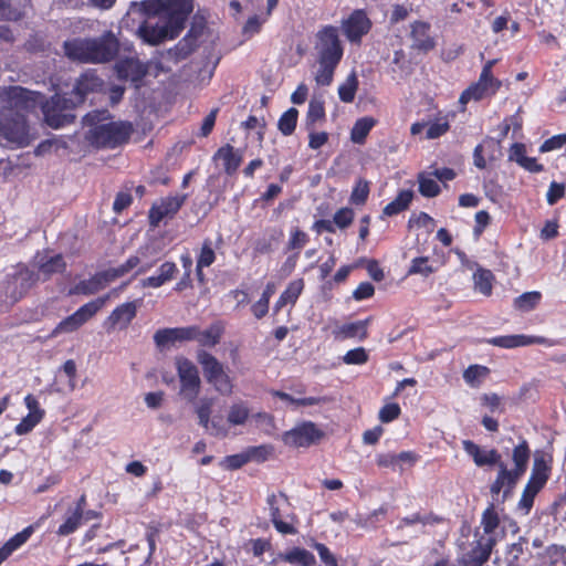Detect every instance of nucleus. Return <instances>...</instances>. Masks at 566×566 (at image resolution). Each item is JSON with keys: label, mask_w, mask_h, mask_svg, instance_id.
I'll return each instance as SVG.
<instances>
[{"label": "nucleus", "mask_w": 566, "mask_h": 566, "mask_svg": "<svg viewBox=\"0 0 566 566\" xmlns=\"http://www.w3.org/2000/svg\"><path fill=\"white\" fill-rule=\"evenodd\" d=\"M192 10V0H146L132 2L127 15L138 14L143 18L137 35L144 42L156 45L178 36Z\"/></svg>", "instance_id": "obj_1"}, {"label": "nucleus", "mask_w": 566, "mask_h": 566, "mask_svg": "<svg viewBox=\"0 0 566 566\" xmlns=\"http://www.w3.org/2000/svg\"><path fill=\"white\" fill-rule=\"evenodd\" d=\"M99 85L98 77L85 74L78 78L69 97L55 94L49 101H44L40 93L14 87L11 92V102L15 108L25 111H33L40 106L46 124L59 129L74 119L70 111L84 102L87 92L96 90Z\"/></svg>", "instance_id": "obj_2"}, {"label": "nucleus", "mask_w": 566, "mask_h": 566, "mask_svg": "<svg viewBox=\"0 0 566 566\" xmlns=\"http://www.w3.org/2000/svg\"><path fill=\"white\" fill-rule=\"evenodd\" d=\"M530 455L531 451L528 444L523 440L513 449V469H509L507 465L500 460V470L490 486V492L495 501L503 502L512 493L520 479L526 472Z\"/></svg>", "instance_id": "obj_3"}, {"label": "nucleus", "mask_w": 566, "mask_h": 566, "mask_svg": "<svg viewBox=\"0 0 566 566\" xmlns=\"http://www.w3.org/2000/svg\"><path fill=\"white\" fill-rule=\"evenodd\" d=\"M126 284L119 289H114L104 296L97 297L81 307H78L73 314L63 318L50 333L49 338H55L60 335L72 334L78 331L84 324H86L95 314L106 304V302L116 297L120 291L124 290Z\"/></svg>", "instance_id": "obj_4"}, {"label": "nucleus", "mask_w": 566, "mask_h": 566, "mask_svg": "<svg viewBox=\"0 0 566 566\" xmlns=\"http://www.w3.org/2000/svg\"><path fill=\"white\" fill-rule=\"evenodd\" d=\"M552 462L553 459L549 454L538 452L535 454L531 475L518 501V507L525 514L531 511L535 496L547 483L552 472Z\"/></svg>", "instance_id": "obj_5"}, {"label": "nucleus", "mask_w": 566, "mask_h": 566, "mask_svg": "<svg viewBox=\"0 0 566 566\" xmlns=\"http://www.w3.org/2000/svg\"><path fill=\"white\" fill-rule=\"evenodd\" d=\"M552 462L553 459L549 454L538 452L535 454L531 475L518 501V507L525 514L531 511L535 496L547 483L552 472Z\"/></svg>", "instance_id": "obj_6"}, {"label": "nucleus", "mask_w": 566, "mask_h": 566, "mask_svg": "<svg viewBox=\"0 0 566 566\" xmlns=\"http://www.w3.org/2000/svg\"><path fill=\"white\" fill-rule=\"evenodd\" d=\"M132 133V126L124 122H105L94 124L87 133V140L104 148H115L125 143Z\"/></svg>", "instance_id": "obj_7"}, {"label": "nucleus", "mask_w": 566, "mask_h": 566, "mask_svg": "<svg viewBox=\"0 0 566 566\" xmlns=\"http://www.w3.org/2000/svg\"><path fill=\"white\" fill-rule=\"evenodd\" d=\"M198 364L201 366L206 380L222 396L233 392V381L222 363L205 349L196 353Z\"/></svg>", "instance_id": "obj_8"}, {"label": "nucleus", "mask_w": 566, "mask_h": 566, "mask_svg": "<svg viewBox=\"0 0 566 566\" xmlns=\"http://www.w3.org/2000/svg\"><path fill=\"white\" fill-rule=\"evenodd\" d=\"M269 515L274 528L282 535L297 534L298 518L284 494H270L266 497Z\"/></svg>", "instance_id": "obj_9"}, {"label": "nucleus", "mask_w": 566, "mask_h": 566, "mask_svg": "<svg viewBox=\"0 0 566 566\" xmlns=\"http://www.w3.org/2000/svg\"><path fill=\"white\" fill-rule=\"evenodd\" d=\"M39 280L35 273L25 266H20L13 274H8L0 283V300L6 305L18 302Z\"/></svg>", "instance_id": "obj_10"}, {"label": "nucleus", "mask_w": 566, "mask_h": 566, "mask_svg": "<svg viewBox=\"0 0 566 566\" xmlns=\"http://www.w3.org/2000/svg\"><path fill=\"white\" fill-rule=\"evenodd\" d=\"M175 365L180 381V394L188 401H193L199 395L201 387L197 366L190 359L182 356L176 358Z\"/></svg>", "instance_id": "obj_11"}, {"label": "nucleus", "mask_w": 566, "mask_h": 566, "mask_svg": "<svg viewBox=\"0 0 566 566\" xmlns=\"http://www.w3.org/2000/svg\"><path fill=\"white\" fill-rule=\"evenodd\" d=\"M315 51L317 57L342 60L344 50L336 27L325 25L316 33Z\"/></svg>", "instance_id": "obj_12"}, {"label": "nucleus", "mask_w": 566, "mask_h": 566, "mask_svg": "<svg viewBox=\"0 0 566 566\" xmlns=\"http://www.w3.org/2000/svg\"><path fill=\"white\" fill-rule=\"evenodd\" d=\"M323 432L311 421H304L293 429L284 432L283 442L293 448L308 447L319 440Z\"/></svg>", "instance_id": "obj_13"}, {"label": "nucleus", "mask_w": 566, "mask_h": 566, "mask_svg": "<svg viewBox=\"0 0 566 566\" xmlns=\"http://www.w3.org/2000/svg\"><path fill=\"white\" fill-rule=\"evenodd\" d=\"M90 60L92 63L111 61L118 50V41L112 32H106L96 39H88Z\"/></svg>", "instance_id": "obj_14"}, {"label": "nucleus", "mask_w": 566, "mask_h": 566, "mask_svg": "<svg viewBox=\"0 0 566 566\" xmlns=\"http://www.w3.org/2000/svg\"><path fill=\"white\" fill-rule=\"evenodd\" d=\"M370 28L371 21L366 12L359 9L353 11L348 18L342 21V30L349 42H360Z\"/></svg>", "instance_id": "obj_15"}, {"label": "nucleus", "mask_w": 566, "mask_h": 566, "mask_svg": "<svg viewBox=\"0 0 566 566\" xmlns=\"http://www.w3.org/2000/svg\"><path fill=\"white\" fill-rule=\"evenodd\" d=\"M24 405L29 412L14 427V432L18 436L31 432L45 416V410L41 408L39 400L33 395L29 394L24 397Z\"/></svg>", "instance_id": "obj_16"}, {"label": "nucleus", "mask_w": 566, "mask_h": 566, "mask_svg": "<svg viewBox=\"0 0 566 566\" xmlns=\"http://www.w3.org/2000/svg\"><path fill=\"white\" fill-rule=\"evenodd\" d=\"M462 446L476 467L497 465L500 470L501 454L495 449H483L471 440H463Z\"/></svg>", "instance_id": "obj_17"}, {"label": "nucleus", "mask_w": 566, "mask_h": 566, "mask_svg": "<svg viewBox=\"0 0 566 566\" xmlns=\"http://www.w3.org/2000/svg\"><path fill=\"white\" fill-rule=\"evenodd\" d=\"M195 325L187 327L163 328L154 335V342L158 347H165L176 342H188L195 337Z\"/></svg>", "instance_id": "obj_18"}, {"label": "nucleus", "mask_w": 566, "mask_h": 566, "mask_svg": "<svg viewBox=\"0 0 566 566\" xmlns=\"http://www.w3.org/2000/svg\"><path fill=\"white\" fill-rule=\"evenodd\" d=\"M185 197H168L155 203L149 211L150 224L157 227L166 218L174 216L182 206Z\"/></svg>", "instance_id": "obj_19"}, {"label": "nucleus", "mask_w": 566, "mask_h": 566, "mask_svg": "<svg viewBox=\"0 0 566 566\" xmlns=\"http://www.w3.org/2000/svg\"><path fill=\"white\" fill-rule=\"evenodd\" d=\"M490 344L502 348H515L521 346H527L532 344H544L546 346H553L554 342L538 336L527 335H506L493 337L489 340Z\"/></svg>", "instance_id": "obj_20"}, {"label": "nucleus", "mask_w": 566, "mask_h": 566, "mask_svg": "<svg viewBox=\"0 0 566 566\" xmlns=\"http://www.w3.org/2000/svg\"><path fill=\"white\" fill-rule=\"evenodd\" d=\"M34 262L39 270V273L35 275L39 279L40 275H43L44 280L49 279L55 273L63 272L66 268V263L64 262V259L61 254L51 255L48 252L38 254Z\"/></svg>", "instance_id": "obj_21"}, {"label": "nucleus", "mask_w": 566, "mask_h": 566, "mask_svg": "<svg viewBox=\"0 0 566 566\" xmlns=\"http://www.w3.org/2000/svg\"><path fill=\"white\" fill-rule=\"evenodd\" d=\"M4 137L18 146H27L30 143L29 127L22 116H18L11 123L3 126Z\"/></svg>", "instance_id": "obj_22"}, {"label": "nucleus", "mask_w": 566, "mask_h": 566, "mask_svg": "<svg viewBox=\"0 0 566 566\" xmlns=\"http://www.w3.org/2000/svg\"><path fill=\"white\" fill-rule=\"evenodd\" d=\"M137 313L136 302H126L113 310L108 316V323L113 328L124 329L130 324Z\"/></svg>", "instance_id": "obj_23"}, {"label": "nucleus", "mask_w": 566, "mask_h": 566, "mask_svg": "<svg viewBox=\"0 0 566 566\" xmlns=\"http://www.w3.org/2000/svg\"><path fill=\"white\" fill-rule=\"evenodd\" d=\"M411 39L413 41L412 46L421 50L429 51L434 48V40L430 35V24L423 21H415L411 24Z\"/></svg>", "instance_id": "obj_24"}, {"label": "nucleus", "mask_w": 566, "mask_h": 566, "mask_svg": "<svg viewBox=\"0 0 566 566\" xmlns=\"http://www.w3.org/2000/svg\"><path fill=\"white\" fill-rule=\"evenodd\" d=\"M177 271L178 270L176 263L169 261L164 262L159 266L156 275L148 276L140 281V286L158 289L166 284L167 282L171 281Z\"/></svg>", "instance_id": "obj_25"}, {"label": "nucleus", "mask_w": 566, "mask_h": 566, "mask_svg": "<svg viewBox=\"0 0 566 566\" xmlns=\"http://www.w3.org/2000/svg\"><path fill=\"white\" fill-rule=\"evenodd\" d=\"M223 331L224 328L221 323L211 324L205 331H201L198 326H195V337L192 340H196L202 347H214L217 344H219Z\"/></svg>", "instance_id": "obj_26"}, {"label": "nucleus", "mask_w": 566, "mask_h": 566, "mask_svg": "<svg viewBox=\"0 0 566 566\" xmlns=\"http://www.w3.org/2000/svg\"><path fill=\"white\" fill-rule=\"evenodd\" d=\"M367 324L368 321H357L348 324L336 326L333 329V336L335 339L343 340L347 338H359L364 339L367 336Z\"/></svg>", "instance_id": "obj_27"}, {"label": "nucleus", "mask_w": 566, "mask_h": 566, "mask_svg": "<svg viewBox=\"0 0 566 566\" xmlns=\"http://www.w3.org/2000/svg\"><path fill=\"white\" fill-rule=\"evenodd\" d=\"M491 553V543L479 542L469 553L459 558V566H482Z\"/></svg>", "instance_id": "obj_28"}, {"label": "nucleus", "mask_w": 566, "mask_h": 566, "mask_svg": "<svg viewBox=\"0 0 566 566\" xmlns=\"http://www.w3.org/2000/svg\"><path fill=\"white\" fill-rule=\"evenodd\" d=\"M304 290L303 279L293 280L282 292L279 300L274 304V312H280L286 305H294Z\"/></svg>", "instance_id": "obj_29"}, {"label": "nucleus", "mask_w": 566, "mask_h": 566, "mask_svg": "<svg viewBox=\"0 0 566 566\" xmlns=\"http://www.w3.org/2000/svg\"><path fill=\"white\" fill-rule=\"evenodd\" d=\"M67 57L80 62H91L88 39H74L64 43Z\"/></svg>", "instance_id": "obj_30"}, {"label": "nucleus", "mask_w": 566, "mask_h": 566, "mask_svg": "<svg viewBox=\"0 0 566 566\" xmlns=\"http://www.w3.org/2000/svg\"><path fill=\"white\" fill-rule=\"evenodd\" d=\"M140 263V256L132 255L129 256L123 264L107 269L105 271H102V277L106 281V284H111L115 280L126 275L134 269H136Z\"/></svg>", "instance_id": "obj_31"}, {"label": "nucleus", "mask_w": 566, "mask_h": 566, "mask_svg": "<svg viewBox=\"0 0 566 566\" xmlns=\"http://www.w3.org/2000/svg\"><path fill=\"white\" fill-rule=\"evenodd\" d=\"M214 159L222 160L227 174H233L241 164L242 156L231 145L221 147L214 155Z\"/></svg>", "instance_id": "obj_32"}, {"label": "nucleus", "mask_w": 566, "mask_h": 566, "mask_svg": "<svg viewBox=\"0 0 566 566\" xmlns=\"http://www.w3.org/2000/svg\"><path fill=\"white\" fill-rule=\"evenodd\" d=\"M340 61L317 57L318 67L315 73V82L321 86H328L333 82L334 72Z\"/></svg>", "instance_id": "obj_33"}, {"label": "nucleus", "mask_w": 566, "mask_h": 566, "mask_svg": "<svg viewBox=\"0 0 566 566\" xmlns=\"http://www.w3.org/2000/svg\"><path fill=\"white\" fill-rule=\"evenodd\" d=\"M116 70L119 77L133 82L140 80L145 74V69L142 63L134 59L120 61L117 63Z\"/></svg>", "instance_id": "obj_34"}, {"label": "nucleus", "mask_w": 566, "mask_h": 566, "mask_svg": "<svg viewBox=\"0 0 566 566\" xmlns=\"http://www.w3.org/2000/svg\"><path fill=\"white\" fill-rule=\"evenodd\" d=\"M376 124L377 120L370 116L358 118L350 130V140L354 144L363 145Z\"/></svg>", "instance_id": "obj_35"}, {"label": "nucleus", "mask_w": 566, "mask_h": 566, "mask_svg": "<svg viewBox=\"0 0 566 566\" xmlns=\"http://www.w3.org/2000/svg\"><path fill=\"white\" fill-rule=\"evenodd\" d=\"M279 559L298 566H311L315 563V557L312 553L304 548L294 547L287 552L279 555Z\"/></svg>", "instance_id": "obj_36"}, {"label": "nucleus", "mask_w": 566, "mask_h": 566, "mask_svg": "<svg viewBox=\"0 0 566 566\" xmlns=\"http://www.w3.org/2000/svg\"><path fill=\"white\" fill-rule=\"evenodd\" d=\"M412 198V190L408 189L399 191L397 197L384 208L382 214L386 217H392L400 213L409 207Z\"/></svg>", "instance_id": "obj_37"}, {"label": "nucleus", "mask_w": 566, "mask_h": 566, "mask_svg": "<svg viewBox=\"0 0 566 566\" xmlns=\"http://www.w3.org/2000/svg\"><path fill=\"white\" fill-rule=\"evenodd\" d=\"M107 286L106 281L102 277V272L97 273L88 280L81 281L77 283L72 293L92 295Z\"/></svg>", "instance_id": "obj_38"}, {"label": "nucleus", "mask_w": 566, "mask_h": 566, "mask_svg": "<svg viewBox=\"0 0 566 566\" xmlns=\"http://www.w3.org/2000/svg\"><path fill=\"white\" fill-rule=\"evenodd\" d=\"M84 515L81 514V509H70L65 515L64 522L57 528V535L67 536L74 533L82 524Z\"/></svg>", "instance_id": "obj_39"}, {"label": "nucleus", "mask_w": 566, "mask_h": 566, "mask_svg": "<svg viewBox=\"0 0 566 566\" xmlns=\"http://www.w3.org/2000/svg\"><path fill=\"white\" fill-rule=\"evenodd\" d=\"M490 370L485 366L471 365L463 373L464 381L472 388H478L488 377Z\"/></svg>", "instance_id": "obj_40"}, {"label": "nucleus", "mask_w": 566, "mask_h": 566, "mask_svg": "<svg viewBox=\"0 0 566 566\" xmlns=\"http://www.w3.org/2000/svg\"><path fill=\"white\" fill-rule=\"evenodd\" d=\"M250 417V410L248 408V406L240 401V402H235L233 403L229 411H228V416H227V421L229 424H232V426H242L247 422V420L249 419Z\"/></svg>", "instance_id": "obj_41"}, {"label": "nucleus", "mask_w": 566, "mask_h": 566, "mask_svg": "<svg viewBox=\"0 0 566 566\" xmlns=\"http://www.w3.org/2000/svg\"><path fill=\"white\" fill-rule=\"evenodd\" d=\"M541 300L542 294L539 292H525L514 300V307L521 312H530L539 304Z\"/></svg>", "instance_id": "obj_42"}, {"label": "nucleus", "mask_w": 566, "mask_h": 566, "mask_svg": "<svg viewBox=\"0 0 566 566\" xmlns=\"http://www.w3.org/2000/svg\"><path fill=\"white\" fill-rule=\"evenodd\" d=\"M358 88V80L355 73H350L344 83L338 87L339 99L344 103H352Z\"/></svg>", "instance_id": "obj_43"}, {"label": "nucleus", "mask_w": 566, "mask_h": 566, "mask_svg": "<svg viewBox=\"0 0 566 566\" xmlns=\"http://www.w3.org/2000/svg\"><path fill=\"white\" fill-rule=\"evenodd\" d=\"M297 117H298V111L294 107H291L286 112H284L281 115L279 123H277V127H279L280 132L285 136L291 135L296 127Z\"/></svg>", "instance_id": "obj_44"}, {"label": "nucleus", "mask_w": 566, "mask_h": 566, "mask_svg": "<svg viewBox=\"0 0 566 566\" xmlns=\"http://www.w3.org/2000/svg\"><path fill=\"white\" fill-rule=\"evenodd\" d=\"M493 279L494 276L490 270L479 269L473 275L475 289L484 295H490Z\"/></svg>", "instance_id": "obj_45"}, {"label": "nucleus", "mask_w": 566, "mask_h": 566, "mask_svg": "<svg viewBox=\"0 0 566 566\" xmlns=\"http://www.w3.org/2000/svg\"><path fill=\"white\" fill-rule=\"evenodd\" d=\"M419 191L422 196L431 198L436 197L440 192V187L436 178L427 174H420L418 177Z\"/></svg>", "instance_id": "obj_46"}, {"label": "nucleus", "mask_w": 566, "mask_h": 566, "mask_svg": "<svg viewBox=\"0 0 566 566\" xmlns=\"http://www.w3.org/2000/svg\"><path fill=\"white\" fill-rule=\"evenodd\" d=\"M488 95L489 94L486 93L485 88L476 82L462 92L459 98V103L462 106V109H464L465 105L470 101H480Z\"/></svg>", "instance_id": "obj_47"}, {"label": "nucleus", "mask_w": 566, "mask_h": 566, "mask_svg": "<svg viewBox=\"0 0 566 566\" xmlns=\"http://www.w3.org/2000/svg\"><path fill=\"white\" fill-rule=\"evenodd\" d=\"M212 406H213V399L205 397V398H201L195 407V411L199 419V424L202 428H209V420H210Z\"/></svg>", "instance_id": "obj_48"}, {"label": "nucleus", "mask_w": 566, "mask_h": 566, "mask_svg": "<svg viewBox=\"0 0 566 566\" xmlns=\"http://www.w3.org/2000/svg\"><path fill=\"white\" fill-rule=\"evenodd\" d=\"M324 102L319 98L313 97L308 103V109L306 114L307 125H314L316 122L324 119Z\"/></svg>", "instance_id": "obj_49"}, {"label": "nucleus", "mask_w": 566, "mask_h": 566, "mask_svg": "<svg viewBox=\"0 0 566 566\" xmlns=\"http://www.w3.org/2000/svg\"><path fill=\"white\" fill-rule=\"evenodd\" d=\"M436 271V269L429 263V258L419 256L411 261V265L408 270L409 275L420 274L424 277L429 276Z\"/></svg>", "instance_id": "obj_50"}, {"label": "nucleus", "mask_w": 566, "mask_h": 566, "mask_svg": "<svg viewBox=\"0 0 566 566\" xmlns=\"http://www.w3.org/2000/svg\"><path fill=\"white\" fill-rule=\"evenodd\" d=\"M216 260V253L212 249V243L210 240H205L197 259V268H208Z\"/></svg>", "instance_id": "obj_51"}, {"label": "nucleus", "mask_w": 566, "mask_h": 566, "mask_svg": "<svg viewBox=\"0 0 566 566\" xmlns=\"http://www.w3.org/2000/svg\"><path fill=\"white\" fill-rule=\"evenodd\" d=\"M546 557L548 558L551 565L566 566V547L553 544L546 548Z\"/></svg>", "instance_id": "obj_52"}, {"label": "nucleus", "mask_w": 566, "mask_h": 566, "mask_svg": "<svg viewBox=\"0 0 566 566\" xmlns=\"http://www.w3.org/2000/svg\"><path fill=\"white\" fill-rule=\"evenodd\" d=\"M369 195V185L366 180L359 179L350 195V202L354 205H363Z\"/></svg>", "instance_id": "obj_53"}, {"label": "nucleus", "mask_w": 566, "mask_h": 566, "mask_svg": "<svg viewBox=\"0 0 566 566\" xmlns=\"http://www.w3.org/2000/svg\"><path fill=\"white\" fill-rule=\"evenodd\" d=\"M248 462H249V455L245 451L243 453H238V454H232V455L226 457L221 461V467H223L224 469H228V470H237V469H240L242 465H244Z\"/></svg>", "instance_id": "obj_54"}, {"label": "nucleus", "mask_w": 566, "mask_h": 566, "mask_svg": "<svg viewBox=\"0 0 566 566\" xmlns=\"http://www.w3.org/2000/svg\"><path fill=\"white\" fill-rule=\"evenodd\" d=\"M368 355L363 347L348 350L343 360L347 365H363L367 361Z\"/></svg>", "instance_id": "obj_55"}, {"label": "nucleus", "mask_w": 566, "mask_h": 566, "mask_svg": "<svg viewBox=\"0 0 566 566\" xmlns=\"http://www.w3.org/2000/svg\"><path fill=\"white\" fill-rule=\"evenodd\" d=\"M450 128L449 122L447 119H438L428 125L427 129V138L436 139L446 134Z\"/></svg>", "instance_id": "obj_56"}, {"label": "nucleus", "mask_w": 566, "mask_h": 566, "mask_svg": "<svg viewBox=\"0 0 566 566\" xmlns=\"http://www.w3.org/2000/svg\"><path fill=\"white\" fill-rule=\"evenodd\" d=\"M33 533V526L25 527L22 532L11 537L4 545L13 553L20 546H22Z\"/></svg>", "instance_id": "obj_57"}, {"label": "nucleus", "mask_w": 566, "mask_h": 566, "mask_svg": "<svg viewBox=\"0 0 566 566\" xmlns=\"http://www.w3.org/2000/svg\"><path fill=\"white\" fill-rule=\"evenodd\" d=\"M354 220V211L350 208H342L336 211L333 222L340 229L347 228Z\"/></svg>", "instance_id": "obj_58"}, {"label": "nucleus", "mask_w": 566, "mask_h": 566, "mask_svg": "<svg viewBox=\"0 0 566 566\" xmlns=\"http://www.w3.org/2000/svg\"><path fill=\"white\" fill-rule=\"evenodd\" d=\"M307 241L308 235L304 231L300 229H293L291 231L287 247L290 250L300 251L307 243Z\"/></svg>", "instance_id": "obj_59"}, {"label": "nucleus", "mask_w": 566, "mask_h": 566, "mask_svg": "<svg viewBox=\"0 0 566 566\" xmlns=\"http://www.w3.org/2000/svg\"><path fill=\"white\" fill-rule=\"evenodd\" d=\"M565 195V185L556 181L551 182L547 193L546 201L548 205H555Z\"/></svg>", "instance_id": "obj_60"}, {"label": "nucleus", "mask_w": 566, "mask_h": 566, "mask_svg": "<svg viewBox=\"0 0 566 566\" xmlns=\"http://www.w3.org/2000/svg\"><path fill=\"white\" fill-rule=\"evenodd\" d=\"M566 144V134H558L546 139L539 147L541 153H547L562 148Z\"/></svg>", "instance_id": "obj_61"}, {"label": "nucleus", "mask_w": 566, "mask_h": 566, "mask_svg": "<svg viewBox=\"0 0 566 566\" xmlns=\"http://www.w3.org/2000/svg\"><path fill=\"white\" fill-rule=\"evenodd\" d=\"M400 407L398 403H387L379 411V419L381 422L388 423L397 419L400 415Z\"/></svg>", "instance_id": "obj_62"}, {"label": "nucleus", "mask_w": 566, "mask_h": 566, "mask_svg": "<svg viewBox=\"0 0 566 566\" xmlns=\"http://www.w3.org/2000/svg\"><path fill=\"white\" fill-rule=\"evenodd\" d=\"M273 448L270 446H259V447H252L247 450V453L249 455V461L255 460V461H265L270 454L272 453Z\"/></svg>", "instance_id": "obj_63"}, {"label": "nucleus", "mask_w": 566, "mask_h": 566, "mask_svg": "<svg viewBox=\"0 0 566 566\" xmlns=\"http://www.w3.org/2000/svg\"><path fill=\"white\" fill-rule=\"evenodd\" d=\"M314 548L316 549L321 560L325 566H338L335 556L332 554L327 546L322 543H315Z\"/></svg>", "instance_id": "obj_64"}]
</instances>
